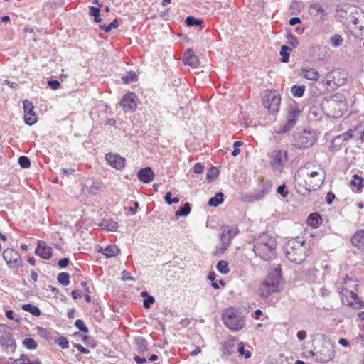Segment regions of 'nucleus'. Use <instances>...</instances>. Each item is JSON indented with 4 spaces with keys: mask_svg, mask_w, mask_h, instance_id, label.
Wrapping results in <instances>:
<instances>
[{
    "mask_svg": "<svg viewBox=\"0 0 364 364\" xmlns=\"http://www.w3.org/2000/svg\"><path fill=\"white\" fill-rule=\"evenodd\" d=\"M326 178V172L318 163H306L294 175V184L298 193L306 196L321 186Z\"/></svg>",
    "mask_w": 364,
    "mask_h": 364,
    "instance_id": "f257e3e1",
    "label": "nucleus"
},
{
    "mask_svg": "<svg viewBox=\"0 0 364 364\" xmlns=\"http://www.w3.org/2000/svg\"><path fill=\"white\" fill-rule=\"evenodd\" d=\"M359 281L356 278L346 277L343 279L338 292L343 304L354 309L364 308V301L358 296Z\"/></svg>",
    "mask_w": 364,
    "mask_h": 364,
    "instance_id": "f03ea898",
    "label": "nucleus"
},
{
    "mask_svg": "<svg viewBox=\"0 0 364 364\" xmlns=\"http://www.w3.org/2000/svg\"><path fill=\"white\" fill-rule=\"evenodd\" d=\"M321 107L327 116L339 118L348 110L347 100L342 93L337 92L325 98L321 103Z\"/></svg>",
    "mask_w": 364,
    "mask_h": 364,
    "instance_id": "7ed1b4c3",
    "label": "nucleus"
},
{
    "mask_svg": "<svg viewBox=\"0 0 364 364\" xmlns=\"http://www.w3.org/2000/svg\"><path fill=\"white\" fill-rule=\"evenodd\" d=\"M277 240L267 234L261 235L254 245V252L262 259L269 260L275 256Z\"/></svg>",
    "mask_w": 364,
    "mask_h": 364,
    "instance_id": "20e7f679",
    "label": "nucleus"
},
{
    "mask_svg": "<svg viewBox=\"0 0 364 364\" xmlns=\"http://www.w3.org/2000/svg\"><path fill=\"white\" fill-rule=\"evenodd\" d=\"M286 257L296 264L304 262L307 256L306 247L304 241L291 239L284 247Z\"/></svg>",
    "mask_w": 364,
    "mask_h": 364,
    "instance_id": "39448f33",
    "label": "nucleus"
},
{
    "mask_svg": "<svg viewBox=\"0 0 364 364\" xmlns=\"http://www.w3.org/2000/svg\"><path fill=\"white\" fill-rule=\"evenodd\" d=\"M222 318L224 324L232 331H240L244 328L245 320L242 314L235 308H228L223 311Z\"/></svg>",
    "mask_w": 364,
    "mask_h": 364,
    "instance_id": "423d86ee",
    "label": "nucleus"
},
{
    "mask_svg": "<svg viewBox=\"0 0 364 364\" xmlns=\"http://www.w3.org/2000/svg\"><path fill=\"white\" fill-rule=\"evenodd\" d=\"M337 16L340 21L346 24L357 25L358 23V11L356 7L349 4H342L337 6Z\"/></svg>",
    "mask_w": 364,
    "mask_h": 364,
    "instance_id": "0eeeda50",
    "label": "nucleus"
},
{
    "mask_svg": "<svg viewBox=\"0 0 364 364\" xmlns=\"http://www.w3.org/2000/svg\"><path fill=\"white\" fill-rule=\"evenodd\" d=\"M301 113L300 105L296 102H291L287 107V122L284 125L280 126L275 129L277 133H285L290 130L296 123L297 119Z\"/></svg>",
    "mask_w": 364,
    "mask_h": 364,
    "instance_id": "6e6552de",
    "label": "nucleus"
},
{
    "mask_svg": "<svg viewBox=\"0 0 364 364\" xmlns=\"http://www.w3.org/2000/svg\"><path fill=\"white\" fill-rule=\"evenodd\" d=\"M263 105L267 108L269 113H277L280 107V95L274 90H266L262 95Z\"/></svg>",
    "mask_w": 364,
    "mask_h": 364,
    "instance_id": "1a4fd4ad",
    "label": "nucleus"
},
{
    "mask_svg": "<svg viewBox=\"0 0 364 364\" xmlns=\"http://www.w3.org/2000/svg\"><path fill=\"white\" fill-rule=\"evenodd\" d=\"M281 279L277 276L275 278L269 277L259 286L258 294L262 299H267L274 292H278L281 290Z\"/></svg>",
    "mask_w": 364,
    "mask_h": 364,
    "instance_id": "9d476101",
    "label": "nucleus"
},
{
    "mask_svg": "<svg viewBox=\"0 0 364 364\" xmlns=\"http://www.w3.org/2000/svg\"><path fill=\"white\" fill-rule=\"evenodd\" d=\"M239 232L237 226L223 225L222 227V233L220 235V241L222 242L221 252L226 250L230 245L231 240Z\"/></svg>",
    "mask_w": 364,
    "mask_h": 364,
    "instance_id": "9b49d317",
    "label": "nucleus"
},
{
    "mask_svg": "<svg viewBox=\"0 0 364 364\" xmlns=\"http://www.w3.org/2000/svg\"><path fill=\"white\" fill-rule=\"evenodd\" d=\"M269 156L272 166L279 171L283 168L284 164L288 161L287 151L282 149L273 151Z\"/></svg>",
    "mask_w": 364,
    "mask_h": 364,
    "instance_id": "f8f14e48",
    "label": "nucleus"
},
{
    "mask_svg": "<svg viewBox=\"0 0 364 364\" xmlns=\"http://www.w3.org/2000/svg\"><path fill=\"white\" fill-rule=\"evenodd\" d=\"M346 80L347 74L338 69L328 73L325 77V84L327 86H331V83L336 86H341L346 83Z\"/></svg>",
    "mask_w": 364,
    "mask_h": 364,
    "instance_id": "ddd939ff",
    "label": "nucleus"
},
{
    "mask_svg": "<svg viewBox=\"0 0 364 364\" xmlns=\"http://www.w3.org/2000/svg\"><path fill=\"white\" fill-rule=\"evenodd\" d=\"M3 257L11 268H16L22 265L20 255L14 249H6L3 252Z\"/></svg>",
    "mask_w": 364,
    "mask_h": 364,
    "instance_id": "4468645a",
    "label": "nucleus"
},
{
    "mask_svg": "<svg viewBox=\"0 0 364 364\" xmlns=\"http://www.w3.org/2000/svg\"><path fill=\"white\" fill-rule=\"evenodd\" d=\"M120 106L126 112H134L137 107V97L133 92L124 95L120 101Z\"/></svg>",
    "mask_w": 364,
    "mask_h": 364,
    "instance_id": "2eb2a0df",
    "label": "nucleus"
},
{
    "mask_svg": "<svg viewBox=\"0 0 364 364\" xmlns=\"http://www.w3.org/2000/svg\"><path fill=\"white\" fill-rule=\"evenodd\" d=\"M105 159L107 163L112 168L117 170H122L124 168L126 164V159L119 154L109 153L106 154Z\"/></svg>",
    "mask_w": 364,
    "mask_h": 364,
    "instance_id": "dca6fc26",
    "label": "nucleus"
},
{
    "mask_svg": "<svg viewBox=\"0 0 364 364\" xmlns=\"http://www.w3.org/2000/svg\"><path fill=\"white\" fill-rule=\"evenodd\" d=\"M23 109H24V119L25 122L28 125H32L37 121V117L35 114L33 109V103L28 100H25L23 102Z\"/></svg>",
    "mask_w": 364,
    "mask_h": 364,
    "instance_id": "f3484780",
    "label": "nucleus"
},
{
    "mask_svg": "<svg viewBox=\"0 0 364 364\" xmlns=\"http://www.w3.org/2000/svg\"><path fill=\"white\" fill-rule=\"evenodd\" d=\"M35 253L44 259H49L52 256V247L47 245L46 242L38 240Z\"/></svg>",
    "mask_w": 364,
    "mask_h": 364,
    "instance_id": "a211bd4d",
    "label": "nucleus"
},
{
    "mask_svg": "<svg viewBox=\"0 0 364 364\" xmlns=\"http://www.w3.org/2000/svg\"><path fill=\"white\" fill-rule=\"evenodd\" d=\"M0 346L7 351L14 352L16 343L11 334L5 333L0 336Z\"/></svg>",
    "mask_w": 364,
    "mask_h": 364,
    "instance_id": "6ab92c4d",
    "label": "nucleus"
},
{
    "mask_svg": "<svg viewBox=\"0 0 364 364\" xmlns=\"http://www.w3.org/2000/svg\"><path fill=\"white\" fill-rule=\"evenodd\" d=\"M183 63L193 68H197L199 65V59L198 56L191 49L186 50L182 57Z\"/></svg>",
    "mask_w": 364,
    "mask_h": 364,
    "instance_id": "aec40b11",
    "label": "nucleus"
},
{
    "mask_svg": "<svg viewBox=\"0 0 364 364\" xmlns=\"http://www.w3.org/2000/svg\"><path fill=\"white\" fill-rule=\"evenodd\" d=\"M350 242L358 249H364V229L358 230L352 235Z\"/></svg>",
    "mask_w": 364,
    "mask_h": 364,
    "instance_id": "412c9836",
    "label": "nucleus"
},
{
    "mask_svg": "<svg viewBox=\"0 0 364 364\" xmlns=\"http://www.w3.org/2000/svg\"><path fill=\"white\" fill-rule=\"evenodd\" d=\"M138 178L145 183H149L151 181H153L154 177V173L152 171L151 168L149 167H146L140 169L137 173Z\"/></svg>",
    "mask_w": 364,
    "mask_h": 364,
    "instance_id": "4be33fe9",
    "label": "nucleus"
},
{
    "mask_svg": "<svg viewBox=\"0 0 364 364\" xmlns=\"http://www.w3.org/2000/svg\"><path fill=\"white\" fill-rule=\"evenodd\" d=\"M301 75L305 79L311 80V81H316L319 78L318 72L316 69H314L311 68H301Z\"/></svg>",
    "mask_w": 364,
    "mask_h": 364,
    "instance_id": "5701e85b",
    "label": "nucleus"
},
{
    "mask_svg": "<svg viewBox=\"0 0 364 364\" xmlns=\"http://www.w3.org/2000/svg\"><path fill=\"white\" fill-rule=\"evenodd\" d=\"M98 251L105 255L107 257H112L117 255L120 250L115 245H109L105 248L100 247Z\"/></svg>",
    "mask_w": 364,
    "mask_h": 364,
    "instance_id": "b1692460",
    "label": "nucleus"
},
{
    "mask_svg": "<svg viewBox=\"0 0 364 364\" xmlns=\"http://www.w3.org/2000/svg\"><path fill=\"white\" fill-rule=\"evenodd\" d=\"M309 12L311 15L314 16H318L321 20H323V17L326 16V13L325 10L323 9L322 6L319 4H311L309 7Z\"/></svg>",
    "mask_w": 364,
    "mask_h": 364,
    "instance_id": "393cba45",
    "label": "nucleus"
},
{
    "mask_svg": "<svg viewBox=\"0 0 364 364\" xmlns=\"http://www.w3.org/2000/svg\"><path fill=\"white\" fill-rule=\"evenodd\" d=\"M307 223L313 228H317L322 223V218L318 213H313L309 215Z\"/></svg>",
    "mask_w": 364,
    "mask_h": 364,
    "instance_id": "a878e982",
    "label": "nucleus"
},
{
    "mask_svg": "<svg viewBox=\"0 0 364 364\" xmlns=\"http://www.w3.org/2000/svg\"><path fill=\"white\" fill-rule=\"evenodd\" d=\"M100 226L102 230L107 231H116L118 228V223L113 220L106 219L103 220L100 223Z\"/></svg>",
    "mask_w": 364,
    "mask_h": 364,
    "instance_id": "bb28decb",
    "label": "nucleus"
},
{
    "mask_svg": "<svg viewBox=\"0 0 364 364\" xmlns=\"http://www.w3.org/2000/svg\"><path fill=\"white\" fill-rule=\"evenodd\" d=\"M101 190V184L98 181H93L90 186L85 185L82 188L85 194L92 193L96 194Z\"/></svg>",
    "mask_w": 364,
    "mask_h": 364,
    "instance_id": "cd10ccee",
    "label": "nucleus"
},
{
    "mask_svg": "<svg viewBox=\"0 0 364 364\" xmlns=\"http://www.w3.org/2000/svg\"><path fill=\"white\" fill-rule=\"evenodd\" d=\"M350 185L356 188L358 192H361L364 186V180L361 176L354 174L350 181Z\"/></svg>",
    "mask_w": 364,
    "mask_h": 364,
    "instance_id": "c85d7f7f",
    "label": "nucleus"
},
{
    "mask_svg": "<svg viewBox=\"0 0 364 364\" xmlns=\"http://www.w3.org/2000/svg\"><path fill=\"white\" fill-rule=\"evenodd\" d=\"M224 201V195L221 192L217 193L214 197L209 199L208 205L211 207H217Z\"/></svg>",
    "mask_w": 364,
    "mask_h": 364,
    "instance_id": "c756f323",
    "label": "nucleus"
},
{
    "mask_svg": "<svg viewBox=\"0 0 364 364\" xmlns=\"http://www.w3.org/2000/svg\"><path fill=\"white\" fill-rule=\"evenodd\" d=\"M21 309L25 311L31 313L32 315L35 316H38L41 315L40 309L37 306L31 304L22 305Z\"/></svg>",
    "mask_w": 364,
    "mask_h": 364,
    "instance_id": "7c9ffc66",
    "label": "nucleus"
},
{
    "mask_svg": "<svg viewBox=\"0 0 364 364\" xmlns=\"http://www.w3.org/2000/svg\"><path fill=\"white\" fill-rule=\"evenodd\" d=\"M191 205L188 203H186L183 207L176 212V217L178 218L182 216H187L191 212Z\"/></svg>",
    "mask_w": 364,
    "mask_h": 364,
    "instance_id": "2f4dec72",
    "label": "nucleus"
},
{
    "mask_svg": "<svg viewBox=\"0 0 364 364\" xmlns=\"http://www.w3.org/2000/svg\"><path fill=\"white\" fill-rule=\"evenodd\" d=\"M305 89L304 85H293L291 88V92L294 97H301L304 95Z\"/></svg>",
    "mask_w": 364,
    "mask_h": 364,
    "instance_id": "473e14b6",
    "label": "nucleus"
},
{
    "mask_svg": "<svg viewBox=\"0 0 364 364\" xmlns=\"http://www.w3.org/2000/svg\"><path fill=\"white\" fill-rule=\"evenodd\" d=\"M11 364H41L39 361H31L29 358L25 355H21L18 359L14 360Z\"/></svg>",
    "mask_w": 364,
    "mask_h": 364,
    "instance_id": "72a5a7b5",
    "label": "nucleus"
},
{
    "mask_svg": "<svg viewBox=\"0 0 364 364\" xmlns=\"http://www.w3.org/2000/svg\"><path fill=\"white\" fill-rule=\"evenodd\" d=\"M218 272H220L222 274H228L230 272V268L229 264L227 261L221 260L218 262L216 267Z\"/></svg>",
    "mask_w": 364,
    "mask_h": 364,
    "instance_id": "f704fd0d",
    "label": "nucleus"
},
{
    "mask_svg": "<svg viewBox=\"0 0 364 364\" xmlns=\"http://www.w3.org/2000/svg\"><path fill=\"white\" fill-rule=\"evenodd\" d=\"M291 48L287 46H282L280 53H279L282 57V59H281L282 62H283V63L289 62V51H291Z\"/></svg>",
    "mask_w": 364,
    "mask_h": 364,
    "instance_id": "c9c22d12",
    "label": "nucleus"
},
{
    "mask_svg": "<svg viewBox=\"0 0 364 364\" xmlns=\"http://www.w3.org/2000/svg\"><path fill=\"white\" fill-rule=\"evenodd\" d=\"M57 279L58 282L63 286H68L70 284V275L67 272H60L58 274Z\"/></svg>",
    "mask_w": 364,
    "mask_h": 364,
    "instance_id": "e433bc0d",
    "label": "nucleus"
},
{
    "mask_svg": "<svg viewBox=\"0 0 364 364\" xmlns=\"http://www.w3.org/2000/svg\"><path fill=\"white\" fill-rule=\"evenodd\" d=\"M22 343L27 349L33 350L38 347L37 342L31 338H26Z\"/></svg>",
    "mask_w": 364,
    "mask_h": 364,
    "instance_id": "4c0bfd02",
    "label": "nucleus"
},
{
    "mask_svg": "<svg viewBox=\"0 0 364 364\" xmlns=\"http://www.w3.org/2000/svg\"><path fill=\"white\" fill-rule=\"evenodd\" d=\"M237 346V350L240 355L244 356L245 358H249L251 357L250 351L245 349V344L242 341L238 343Z\"/></svg>",
    "mask_w": 364,
    "mask_h": 364,
    "instance_id": "58836bf2",
    "label": "nucleus"
},
{
    "mask_svg": "<svg viewBox=\"0 0 364 364\" xmlns=\"http://www.w3.org/2000/svg\"><path fill=\"white\" fill-rule=\"evenodd\" d=\"M343 41V39L340 35L335 34L331 38L330 43L333 47L336 48L341 46Z\"/></svg>",
    "mask_w": 364,
    "mask_h": 364,
    "instance_id": "ea45409f",
    "label": "nucleus"
},
{
    "mask_svg": "<svg viewBox=\"0 0 364 364\" xmlns=\"http://www.w3.org/2000/svg\"><path fill=\"white\" fill-rule=\"evenodd\" d=\"M354 130H356L355 132H353V138L355 139H360L363 141L364 137V130L362 126H356L354 127Z\"/></svg>",
    "mask_w": 364,
    "mask_h": 364,
    "instance_id": "a19ab883",
    "label": "nucleus"
},
{
    "mask_svg": "<svg viewBox=\"0 0 364 364\" xmlns=\"http://www.w3.org/2000/svg\"><path fill=\"white\" fill-rule=\"evenodd\" d=\"M137 80L136 75L134 72H129L127 75L122 77L123 82L125 84H129Z\"/></svg>",
    "mask_w": 364,
    "mask_h": 364,
    "instance_id": "79ce46f5",
    "label": "nucleus"
},
{
    "mask_svg": "<svg viewBox=\"0 0 364 364\" xmlns=\"http://www.w3.org/2000/svg\"><path fill=\"white\" fill-rule=\"evenodd\" d=\"M118 26H119V23H118L117 20L114 19L109 25H102V26H100V28L104 30L106 33H109L112 28H117Z\"/></svg>",
    "mask_w": 364,
    "mask_h": 364,
    "instance_id": "37998d69",
    "label": "nucleus"
},
{
    "mask_svg": "<svg viewBox=\"0 0 364 364\" xmlns=\"http://www.w3.org/2000/svg\"><path fill=\"white\" fill-rule=\"evenodd\" d=\"M333 357H334L333 350H331V349H328L327 350V354L324 355L323 356V354L321 353V355H320L319 359L323 363H327L329 360H332Z\"/></svg>",
    "mask_w": 364,
    "mask_h": 364,
    "instance_id": "c03bdc74",
    "label": "nucleus"
},
{
    "mask_svg": "<svg viewBox=\"0 0 364 364\" xmlns=\"http://www.w3.org/2000/svg\"><path fill=\"white\" fill-rule=\"evenodd\" d=\"M203 23V21L199 19H196L193 16H188L186 19V24L188 26H198Z\"/></svg>",
    "mask_w": 364,
    "mask_h": 364,
    "instance_id": "a18cd8bd",
    "label": "nucleus"
},
{
    "mask_svg": "<svg viewBox=\"0 0 364 364\" xmlns=\"http://www.w3.org/2000/svg\"><path fill=\"white\" fill-rule=\"evenodd\" d=\"M171 192H167L166 193V195L164 196V200L166 201V203L168 205H171L172 203H178L179 202V198L178 197H174V198H171Z\"/></svg>",
    "mask_w": 364,
    "mask_h": 364,
    "instance_id": "49530a36",
    "label": "nucleus"
},
{
    "mask_svg": "<svg viewBox=\"0 0 364 364\" xmlns=\"http://www.w3.org/2000/svg\"><path fill=\"white\" fill-rule=\"evenodd\" d=\"M287 38L288 43L293 48H295L299 45V40L296 36L289 33L287 35Z\"/></svg>",
    "mask_w": 364,
    "mask_h": 364,
    "instance_id": "de8ad7c7",
    "label": "nucleus"
},
{
    "mask_svg": "<svg viewBox=\"0 0 364 364\" xmlns=\"http://www.w3.org/2000/svg\"><path fill=\"white\" fill-rule=\"evenodd\" d=\"M18 163H19L20 166L23 168H27L30 167V166H31V162H30L29 159L24 156L19 157Z\"/></svg>",
    "mask_w": 364,
    "mask_h": 364,
    "instance_id": "09e8293b",
    "label": "nucleus"
},
{
    "mask_svg": "<svg viewBox=\"0 0 364 364\" xmlns=\"http://www.w3.org/2000/svg\"><path fill=\"white\" fill-rule=\"evenodd\" d=\"M75 326L81 331L84 332V333H87L88 331V328H87V326H85V323L83 322V321L80 320V319H77L75 321Z\"/></svg>",
    "mask_w": 364,
    "mask_h": 364,
    "instance_id": "8fccbe9b",
    "label": "nucleus"
},
{
    "mask_svg": "<svg viewBox=\"0 0 364 364\" xmlns=\"http://www.w3.org/2000/svg\"><path fill=\"white\" fill-rule=\"evenodd\" d=\"M242 145V141H236L233 144L234 150L232 152V155L233 156H237L240 153V147Z\"/></svg>",
    "mask_w": 364,
    "mask_h": 364,
    "instance_id": "3c124183",
    "label": "nucleus"
},
{
    "mask_svg": "<svg viewBox=\"0 0 364 364\" xmlns=\"http://www.w3.org/2000/svg\"><path fill=\"white\" fill-rule=\"evenodd\" d=\"M57 343L63 348L66 349L69 346L68 341L66 338L60 337L57 340Z\"/></svg>",
    "mask_w": 364,
    "mask_h": 364,
    "instance_id": "603ef678",
    "label": "nucleus"
},
{
    "mask_svg": "<svg viewBox=\"0 0 364 364\" xmlns=\"http://www.w3.org/2000/svg\"><path fill=\"white\" fill-rule=\"evenodd\" d=\"M48 84L52 90H56L60 87V83L56 80H50L48 81Z\"/></svg>",
    "mask_w": 364,
    "mask_h": 364,
    "instance_id": "864d4df0",
    "label": "nucleus"
},
{
    "mask_svg": "<svg viewBox=\"0 0 364 364\" xmlns=\"http://www.w3.org/2000/svg\"><path fill=\"white\" fill-rule=\"evenodd\" d=\"M6 316L9 319L15 320V321L17 323H19L21 321L20 317L18 316H14V311L11 310H9L6 312Z\"/></svg>",
    "mask_w": 364,
    "mask_h": 364,
    "instance_id": "5fc2aeb1",
    "label": "nucleus"
},
{
    "mask_svg": "<svg viewBox=\"0 0 364 364\" xmlns=\"http://www.w3.org/2000/svg\"><path fill=\"white\" fill-rule=\"evenodd\" d=\"M356 132V130H354V128L346 132L342 135L343 140H349L350 139H353V132Z\"/></svg>",
    "mask_w": 364,
    "mask_h": 364,
    "instance_id": "6e6d98bb",
    "label": "nucleus"
},
{
    "mask_svg": "<svg viewBox=\"0 0 364 364\" xmlns=\"http://www.w3.org/2000/svg\"><path fill=\"white\" fill-rule=\"evenodd\" d=\"M204 169V166L200 163H196L193 166V171L195 173H201Z\"/></svg>",
    "mask_w": 364,
    "mask_h": 364,
    "instance_id": "4d7b16f0",
    "label": "nucleus"
},
{
    "mask_svg": "<svg viewBox=\"0 0 364 364\" xmlns=\"http://www.w3.org/2000/svg\"><path fill=\"white\" fill-rule=\"evenodd\" d=\"M100 10L97 7L90 6V14L95 18H97V16H100Z\"/></svg>",
    "mask_w": 364,
    "mask_h": 364,
    "instance_id": "13d9d810",
    "label": "nucleus"
},
{
    "mask_svg": "<svg viewBox=\"0 0 364 364\" xmlns=\"http://www.w3.org/2000/svg\"><path fill=\"white\" fill-rule=\"evenodd\" d=\"M154 299L153 296H149L144 301V306L146 309L150 308L151 304H154Z\"/></svg>",
    "mask_w": 364,
    "mask_h": 364,
    "instance_id": "bf43d9fd",
    "label": "nucleus"
},
{
    "mask_svg": "<svg viewBox=\"0 0 364 364\" xmlns=\"http://www.w3.org/2000/svg\"><path fill=\"white\" fill-rule=\"evenodd\" d=\"M69 262H70L69 259L63 258L58 261V265L60 268H64L68 265Z\"/></svg>",
    "mask_w": 364,
    "mask_h": 364,
    "instance_id": "052dcab7",
    "label": "nucleus"
},
{
    "mask_svg": "<svg viewBox=\"0 0 364 364\" xmlns=\"http://www.w3.org/2000/svg\"><path fill=\"white\" fill-rule=\"evenodd\" d=\"M75 171V170L74 168H68V169L62 168L60 170V173L65 175V176H69V175L73 174Z\"/></svg>",
    "mask_w": 364,
    "mask_h": 364,
    "instance_id": "680f3d73",
    "label": "nucleus"
},
{
    "mask_svg": "<svg viewBox=\"0 0 364 364\" xmlns=\"http://www.w3.org/2000/svg\"><path fill=\"white\" fill-rule=\"evenodd\" d=\"M219 284H220L222 286H225V282L222 279H220L218 282H215L214 280L213 282H212L211 285L214 289H218L220 288Z\"/></svg>",
    "mask_w": 364,
    "mask_h": 364,
    "instance_id": "e2e57ef3",
    "label": "nucleus"
},
{
    "mask_svg": "<svg viewBox=\"0 0 364 364\" xmlns=\"http://www.w3.org/2000/svg\"><path fill=\"white\" fill-rule=\"evenodd\" d=\"M297 338L299 339V340H304L306 336H307V334H306V332L305 331H299L297 332Z\"/></svg>",
    "mask_w": 364,
    "mask_h": 364,
    "instance_id": "0e129e2a",
    "label": "nucleus"
},
{
    "mask_svg": "<svg viewBox=\"0 0 364 364\" xmlns=\"http://www.w3.org/2000/svg\"><path fill=\"white\" fill-rule=\"evenodd\" d=\"M134 360L137 364H144L146 362V359L144 358H141L139 355H136L134 358Z\"/></svg>",
    "mask_w": 364,
    "mask_h": 364,
    "instance_id": "69168bd1",
    "label": "nucleus"
},
{
    "mask_svg": "<svg viewBox=\"0 0 364 364\" xmlns=\"http://www.w3.org/2000/svg\"><path fill=\"white\" fill-rule=\"evenodd\" d=\"M72 296L75 299L80 298L82 296V293L79 290H73L72 291Z\"/></svg>",
    "mask_w": 364,
    "mask_h": 364,
    "instance_id": "338daca9",
    "label": "nucleus"
},
{
    "mask_svg": "<svg viewBox=\"0 0 364 364\" xmlns=\"http://www.w3.org/2000/svg\"><path fill=\"white\" fill-rule=\"evenodd\" d=\"M300 23H301V20L298 17H293L289 21V24L291 26H294V25Z\"/></svg>",
    "mask_w": 364,
    "mask_h": 364,
    "instance_id": "774afa93",
    "label": "nucleus"
}]
</instances>
